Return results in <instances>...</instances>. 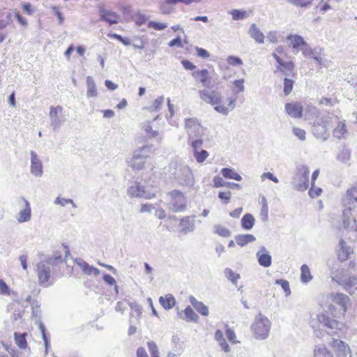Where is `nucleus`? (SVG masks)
<instances>
[{"mask_svg":"<svg viewBox=\"0 0 357 357\" xmlns=\"http://www.w3.org/2000/svg\"><path fill=\"white\" fill-rule=\"evenodd\" d=\"M328 299L332 301L333 303L339 305L340 310L336 313L344 317L347 312V304L349 302V298L342 293H331L328 296Z\"/></svg>","mask_w":357,"mask_h":357,"instance_id":"obj_14","label":"nucleus"},{"mask_svg":"<svg viewBox=\"0 0 357 357\" xmlns=\"http://www.w3.org/2000/svg\"><path fill=\"white\" fill-rule=\"evenodd\" d=\"M231 197V192L230 191L220 192L218 193V197L224 202L225 204L229 203Z\"/></svg>","mask_w":357,"mask_h":357,"instance_id":"obj_63","label":"nucleus"},{"mask_svg":"<svg viewBox=\"0 0 357 357\" xmlns=\"http://www.w3.org/2000/svg\"><path fill=\"white\" fill-rule=\"evenodd\" d=\"M31 174L36 177H41L43 174V166L42 161L39 158L37 153L31 151Z\"/></svg>","mask_w":357,"mask_h":357,"instance_id":"obj_16","label":"nucleus"},{"mask_svg":"<svg viewBox=\"0 0 357 357\" xmlns=\"http://www.w3.org/2000/svg\"><path fill=\"white\" fill-rule=\"evenodd\" d=\"M156 190L155 188H146L139 183H135L128 189V194L132 197H140L144 199H151L155 196Z\"/></svg>","mask_w":357,"mask_h":357,"instance_id":"obj_10","label":"nucleus"},{"mask_svg":"<svg viewBox=\"0 0 357 357\" xmlns=\"http://www.w3.org/2000/svg\"><path fill=\"white\" fill-rule=\"evenodd\" d=\"M235 240L238 245L244 246L248 243L254 242L256 240V238L254 235L250 234H238L236 236Z\"/></svg>","mask_w":357,"mask_h":357,"instance_id":"obj_35","label":"nucleus"},{"mask_svg":"<svg viewBox=\"0 0 357 357\" xmlns=\"http://www.w3.org/2000/svg\"><path fill=\"white\" fill-rule=\"evenodd\" d=\"M184 315L185 317L183 319L187 321H197L199 319L198 315L190 306L186 307L184 310Z\"/></svg>","mask_w":357,"mask_h":357,"instance_id":"obj_40","label":"nucleus"},{"mask_svg":"<svg viewBox=\"0 0 357 357\" xmlns=\"http://www.w3.org/2000/svg\"><path fill=\"white\" fill-rule=\"evenodd\" d=\"M171 174L179 185L192 187L195 184L194 175L187 165H178L174 167V172H171Z\"/></svg>","mask_w":357,"mask_h":357,"instance_id":"obj_5","label":"nucleus"},{"mask_svg":"<svg viewBox=\"0 0 357 357\" xmlns=\"http://www.w3.org/2000/svg\"><path fill=\"white\" fill-rule=\"evenodd\" d=\"M314 357H333V356L326 345L320 344L314 347Z\"/></svg>","mask_w":357,"mask_h":357,"instance_id":"obj_32","label":"nucleus"},{"mask_svg":"<svg viewBox=\"0 0 357 357\" xmlns=\"http://www.w3.org/2000/svg\"><path fill=\"white\" fill-rule=\"evenodd\" d=\"M189 301L191 305L195 307V309L200 313L202 316H208V309L206 305H205L202 302L197 301L194 296H190L189 297Z\"/></svg>","mask_w":357,"mask_h":357,"instance_id":"obj_30","label":"nucleus"},{"mask_svg":"<svg viewBox=\"0 0 357 357\" xmlns=\"http://www.w3.org/2000/svg\"><path fill=\"white\" fill-rule=\"evenodd\" d=\"M222 175L228 179H234L235 181H240L242 180V177L238 174L234 169L231 168L225 167L221 169Z\"/></svg>","mask_w":357,"mask_h":357,"instance_id":"obj_36","label":"nucleus"},{"mask_svg":"<svg viewBox=\"0 0 357 357\" xmlns=\"http://www.w3.org/2000/svg\"><path fill=\"white\" fill-rule=\"evenodd\" d=\"M148 27L157 31H161L167 27V23L157 22L154 21H150L147 24Z\"/></svg>","mask_w":357,"mask_h":357,"instance_id":"obj_47","label":"nucleus"},{"mask_svg":"<svg viewBox=\"0 0 357 357\" xmlns=\"http://www.w3.org/2000/svg\"><path fill=\"white\" fill-rule=\"evenodd\" d=\"M153 146L145 145L133 152L132 156L127 160L132 169L140 170L144 167L146 159L153 153Z\"/></svg>","mask_w":357,"mask_h":357,"instance_id":"obj_3","label":"nucleus"},{"mask_svg":"<svg viewBox=\"0 0 357 357\" xmlns=\"http://www.w3.org/2000/svg\"><path fill=\"white\" fill-rule=\"evenodd\" d=\"M214 232L222 237H229L231 236L230 231L220 225H215L214 226Z\"/></svg>","mask_w":357,"mask_h":357,"instance_id":"obj_42","label":"nucleus"},{"mask_svg":"<svg viewBox=\"0 0 357 357\" xmlns=\"http://www.w3.org/2000/svg\"><path fill=\"white\" fill-rule=\"evenodd\" d=\"M287 114L294 119H300L303 116V106L300 102H289L285 105Z\"/></svg>","mask_w":357,"mask_h":357,"instance_id":"obj_21","label":"nucleus"},{"mask_svg":"<svg viewBox=\"0 0 357 357\" xmlns=\"http://www.w3.org/2000/svg\"><path fill=\"white\" fill-rule=\"evenodd\" d=\"M245 80L244 79H236L233 82V85L234 88L236 89L235 93H238L243 92L245 90V86H244Z\"/></svg>","mask_w":357,"mask_h":357,"instance_id":"obj_52","label":"nucleus"},{"mask_svg":"<svg viewBox=\"0 0 357 357\" xmlns=\"http://www.w3.org/2000/svg\"><path fill=\"white\" fill-rule=\"evenodd\" d=\"M255 222L254 216L250 213H246L241 219V227L245 230H250Z\"/></svg>","mask_w":357,"mask_h":357,"instance_id":"obj_37","label":"nucleus"},{"mask_svg":"<svg viewBox=\"0 0 357 357\" xmlns=\"http://www.w3.org/2000/svg\"><path fill=\"white\" fill-rule=\"evenodd\" d=\"M99 12L101 20L107 22L110 24H117L119 22V16L115 12L106 10L103 8H100Z\"/></svg>","mask_w":357,"mask_h":357,"instance_id":"obj_24","label":"nucleus"},{"mask_svg":"<svg viewBox=\"0 0 357 357\" xmlns=\"http://www.w3.org/2000/svg\"><path fill=\"white\" fill-rule=\"evenodd\" d=\"M169 209L174 211H183L186 208V198L178 190H174L169 192Z\"/></svg>","mask_w":357,"mask_h":357,"instance_id":"obj_11","label":"nucleus"},{"mask_svg":"<svg viewBox=\"0 0 357 357\" xmlns=\"http://www.w3.org/2000/svg\"><path fill=\"white\" fill-rule=\"evenodd\" d=\"M86 96L88 98H96L98 96V91L96 84L94 79L91 76L86 77Z\"/></svg>","mask_w":357,"mask_h":357,"instance_id":"obj_31","label":"nucleus"},{"mask_svg":"<svg viewBox=\"0 0 357 357\" xmlns=\"http://www.w3.org/2000/svg\"><path fill=\"white\" fill-rule=\"evenodd\" d=\"M350 208H346L342 212L343 227L349 231H356L357 225L355 218L353 217Z\"/></svg>","mask_w":357,"mask_h":357,"instance_id":"obj_19","label":"nucleus"},{"mask_svg":"<svg viewBox=\"0 0 357 357\" xmlns=\"http://www.w3.org/2000/svg\"><path fill=\"white\" fill-rule=\"evenodd\" d=\"M178 227L180 232L185 235L194 231L195 229V216H185L181 219Z\"/></svg>","mask_w":357,"mask_h":357,"instance_id":"obj_20","label":"nucleus"},{"mask_svg":"<svg viewBox=\"0 0 357 357\" xmlns=\"http://www.w3.org/2000/svg\"><path fill=\"white\" fill-rule=\"evenodd\" d=\"M301 280L303 282L306 283L312 280V277L311 275L310 268L306 264L301 266Z\"/></svg>","mask_w":357,"mask_h":357,"instance_id":"obj_39","label":"nucleus"},{"mask_svg":"<svg viewBox=\"0 0 357 357\" xmlns=\"http://www.w3.org/2000/svg\"><path fill=\"white\" fill-rule=\"evenodd\" d=\"M271 325L268 319L259 314L256 317L251 329L257 339L264 340L268 336Z\"/></svg>","mask_w":357,"mask_h":357,"instance_id":"obj_6","label":"nucleus"},{"mask_svg":"<svg viewBox=\"0 0 357 357\" xmlns=\"http://www.w3.org/2000/svg\"><path fill=\"white\" fill-rule=\"evenodd\" d=\"M230 13L234 20H243L247 17V13L245 10L234 9L232 10Z\"/></svg>","mask_w":357,"mask_h":357,"instance_id":"obj_46","label":"nucleus"},{"mask_svg":"<svg viewBox=\"0 0 357 357\" xmlns=\"http://www.w3.org/2000/svg\"><path fill=\"white\" fill-rule=\"evenodd\" d=\"M333 123H337V126L333 132V136L339 139L344 138L347 133V126L344 121H341L338 119L337 121H333V123H331V126Z\"/></svg>","mask_w":357,"mask_h":357,"instance_id":"obj_26","label":"nucleus"},{"mask_svg":"<svg viewBox=\"0 0 357 357\" xmlns=\"http://www.w3.org/2000/svg\"><path fill=\"white\" fill-rule=\"evenodd\" d=\"M331 346L337 357H352L351 350L345 342L338 339H333Z\"/></svg>","mask_w":357,"mask_h":357,"instance_id":"obj_15","label":"nucleus"},{"mask_svg":"<svg viewBox=\"0 0 357 357\" xmlns=\"http://www.w3.org/2000/svg\"><path fill=\"white\" fill-rule=\"evenodd\" d=\"M303 54L306 56H310L314 59L319 65L322 64V51L323 49L320 47H316L312 49L307 45L305 47L302 49Z\"/></svg>","mask_w":357,"mask_h":357,"instance_id":"obj_23","label":"nucleus"},{"mask_svg":"<svg viewBox=\"0 0 357 357\" xmlns=\"http://www.w3.org/2000/svg\"><path fill=\"white\" fill-rule=\"evenodd\" d=\"M248 33L257 43L263 44L264 43V35L255 24H251Z\"/></svg>","mask_w":357,"mask_h":357,"instance_id":"obj_29","label":"nucleus"},{"mask_svg":"<svg viewBox=\"0 0 357 357\" xmlns=\"http://www.w3.org/2000/svg\"><path fill=\"white\" fill-rule=\"evenodd\" d=\"M321 192H322L321 188L314 187V184L312 183V187L310 188V189L309 190V195L312 198H314V197H319L321 195Z\"/></svg>","mask_w":357,"mask_h":357,"instance_id":"obj_62","label":"nucleus"},{"mask_svg":"<svg viewBox=\"0 0 357 357\" xmlns=\"http://www.w3.org/2000/svg\"><path fill=\"white\" fill-rule=\"evenodd\" d=\"M40 331L42 333L43 340L44 341L45 347V352L47 353L48 348L50 347V342L47 337L46 333H45V327L43 325V322H40Z\"/></svg>","mask_w":357,"mask_h":357,"instance_id":"obj_55","label":"nucleus"},{"mask_svg":"<svg viewBox=\"0 0 357 357\" xmlns=\"http://www.w3.org/2000/svg\"><path fill=\"white\" fill-rule=\"evenodd\" d=\"M333 280L342 285L349 294H353L357 289V277L348 275L344 270H341L335 275Z\"/></svg>","mask_w":357,"mask_h":357,"instance_id":"obj_8","label":"nucleus"},{"mask_svg":"<svg viewBox=\"0 0 357 357\" xmlns=\"http://www.w3.org/2000/svg\"><path fill=\"white\" fill-rule=\"evenodd\" d=\"M63 107L61 106L51 107L50 110V124L53 130H58L66 121V118L62 115Z\"/></svg>","mask_w":357,"mask_h":357,"instance_id":"obj_13","label":"nucleus"},{"mask_svg":"<svg viewBox=\"0 0 357 357\" xmlns=\"http://www.w3.org/2000/svg\"><path fill=\"white\" fill-rule=\"evenodd\" d=\"M185 128L188 135V141L190 139L202 137L204 134V128L196 118H190L185 120Z\"/></svg>","mask_w":357,"mask_h":357,"instance_id":"obj_9","label":"nucleus"},{"mask_svg":"<svg viewBox=\"0 0 357 357\" xmlns=\"http://www.w3.org/2000/svg\"><path fill=\"white\" fill-rule=\"evenodd\" d=\"M128 305L132 310L130 312L132 317L136 316L138 317L141 315L142 308H141L140 305H139L136 303H132V302H129Z\"/></svg>","mask_w":357,"mask_h":357,"instance_id":"obj_50","label":"nucleus"},{"mask_svg":"<svg viewBox=\"0 0 357 357\" xmlns=\"http://www.w3.org/2000/svg\"><path fill=\"white\" fill-rule=\"evenodd\" d=\"M256 256L260 266L264 267H269L272 263V257L269 252L264 246H261L257 251Z\"/></svg>","mask_w":357,"mask_h":357,"instance_id":"obj_22","label":"nucleus"},{"mask_svg":"<svg viewBox=\"0 0 357 357\" xmlns=\"http://www.w3.org/2000/svg\"><path fill=\"white\" fill-rule=\"evenodd\" d=\"M338 160L342 162H347L350 159V151L347 149H343L337 156Z\"/></svg>","mask_w":357,"mask_h":357,"instance_id":"obj_49","label":"nucleus"},{"mask_svg":"<svg viewBox=\"0 0 357 357\" xmlns=\"http://www.w3.org/2000/svg\"><path fill=\"white\" fill-rule=\"evenodd\" d=\"M214 187L220 188V187H226L228 182L225 181L222 177L219 176H215L213 179Z\"/></svg>","mask_w":357,"mask_h":357,"instance_id":"obj_61","label":"nucleus"},{"mask_svg":"<svg viewBox=\"0 0 357 357\" xmlns=\"http://www.w3.org/2000/svg\"><path fill=\"white\" fill-rule=\"evenodd\" d=\"M47 264H50L51 266H55L61 264L63 261L62 255L59 252H55L52 257H48L45 259Z\"/></svg>","mask_w":357,"mask_h":357,"instance_id":"obj_44","label":"nucleus"},{"mask_svg":"<svg viewBox=\"0 0 357 357\" xmlns=\"http://www.w3.org/2000/svg\"><path fill=\"white\" fill-rule=\"evenodd\" d=\"M310 170L306 165H300L297 167V173L294 177L293 185L296 190L305 191L309 185Z\"/></svg>","mask_w":357,"mask_h":357,"instance_id":"obj_7","label":"nucleus"},{"mask_svg":"<svg viewBox=\"0 0 357 357\" xmlns=\"http://www.w3.org/2000/svg\"><path fill=\"white\" fill-rule=\"evenodd\" d=\"M51 264H47L46 260L38 262L36 265V273L38 278V282L41 285L47 287L52 283L50 282L51 277Z\"/></svg>","mask_w":357,"mask_h":357,"instance_id":"obj_12","label":"nucleus"},{"mask_svg":"<svg viewBox=\"0 0 357 357\" xmlns=\"http://www.w3.org/2000/svg\"><path fill=\"white\" fill-rule=\"evenodd\" d=\"M32 316L34 318L35 323L40 327V322L41 321V311L40 310V305L37 301L31 303Z\"/></svg>","mask_w":357,"mask_h":357,"instance_id":"obj_38","label":"nucleus"},{"mask_svg":"<svg viewBox=\"0 0 357 357\" xmlns=\"http://www.w3.org/2000/svg\"><path fill=\"white\" fill-rule=\"evenodd\" d=\"M200 99L204 102L214 106V109L219 114L227 116L236 106V98L230 97L227 99V105L222 104V99L220 92L213 90L202 89L199 91Z\"/></svg>","mask_w":357,"mask_h":357,"instance_id":"obj_2","label":"nucleus"},{"mask_svg":"<svg viewBox=\"0 0 357 357\" xmlns=\"http://www.w3.org/2000/svg\"><path fill=\"white\" fill-rule=\"evenodd\" d=\"M227 63L232 66H241L243 63L242 60L237 56H229L227 57Z\"/></svg>","mask_w":357,"mask_h":357,"instance_id":"obj_64","label":"nucleus"},{"mask_svg":"<svg viewBox=\"0 0 357 357\" xmlns=\"http://www.w3.org/2000/svg\"><path fill=\"white\" fill-rule=\"evenodd\" d=\"M328 310H324L316 314V319H312L310 324L314 329V333L317 337H320L321 331L318 330L319 324L325 327L329 335H335L341 331L344 326L342 322L339 321L337 318L342 317L336 313L335 307L333 304L327 306Z\"/></svg>","mask_w":357,"mask_h":357,"instance_id":"obj_1","label":"nucleus"},{"mask_svg":"<svg viewBox=\"0 0 357 357\" xmlns=\"http://www.w3.org/2000/svg\"><path fill=\"white\" fill-rule=\"evenodd\" d=\"M188 144H190L193 149V152L195 151H198L203 144V141L199 138L190 139V142L188 140Z\"/></svg>","mask_w":357,"mask_h":357,"instance_id":"obj_51","label":"nucleus"},{"mask_svg":"<svg viewBox=\"0 0 357 357\" xmlns=\"http://www.w3.org/2000/svg\"><path fill=\"white\" fill-rule=\"evenodd\" d=\"M293 84H294V82L291 79H287V78L284 79V93L286 96L289 95L291 92L292 89H293Z\"/></svg>","mask_w":357,"mask_h":357,"instance_id":"obj_57","label":"nucleus"},{"mask_svg":"<svg viewBox=\"0 0 357 357\" xmlns=\"http://www.w3.org/2000/svg\"><path fill=\"white\" fill-rule=\"evenodd\" d=\"M27 334L26 333H20L15 332L14 333V340L16 345L21 349H26L28 347L26 341Z\"/></svg>","mask_w":357,"mask_h":357,"instance_id":"obj_34","label":"nucleus"},{"mask_svg":"<svg viewBox=\"0 0 357 357\" xmlns=\"http://www.w3.org/2000/svg\"><path fill=\"white\" fill-rule=\"evenodd\" d=\"M339 245L340 249L337 251L338 259L341 261H346L352 252V250L350 247L346 245V243L342 239L340 241Z\"/></svg>","mask_w":357,"mask_h":357,"instance_id":"obj_27","label":"nucleus"},{"mask_svg":"<svg viewBox=\"0 0 357 357\" xmlns=\"http://www.w3.org/2000/svg\"><path fill=\"white\" fill-rule=\"evenodd\" d=\"M227 330H226V336L229 342H231L233 344L238 343V342L236 340V333L231 328H229L227 325H226Z\"/></svg>","mask_w":357,"mask_h":357,"instance_id":"obj_56","label":"nucleus"},{"mask_svg":"<svg viewBox=\"0 0 357 357\" xmlns=\"http://www.w3.org/2000/svg\"><path fill=\"white\" fill-rule=\"evenodd\" d=\"M164 102V97L160 96L157 98L153 102L152 105L150 107L149 109L153 111H158Z\"/></svg>","mask_w":357,"mask_h":357,"instance_id":"obj_53","label":"nucleus"},{"mask_svg":"<svg viewBox=\"0 0 357 357\" xmlns=\"http://www.w3.org/2000/svg\"><path fill=\"white\" fill-rule=\"evenodd\" d=\"M225 275L226 278L229 280L233 284H236L240 278V275L234 272L231 268H227L225 270Z\"/></svg>","mask_w":357,"mask_h":357,"instance_id":"obj_41","label":"nucleus"},{"mask_svg":"<svg viewBox=\"0 0 357 357\" xmlns=\"http://www.w3.org/2000/svg\"><path fill=\"white\" fill-rule=\"evenodd\" d=\"M54 204L56 205H60L61 206H65L68 204H72L73 207L76 208L77 205L75 204L73 199H66L61 197H57L54 200Z\"/></svg>","mask_w":357,"mask_h":357,"instance_id":"obj_45","label":"nucleus"},{"mask_svg":"<svg viewBox=\"0 0 357 357\" xmlns=\"http://www.w3.org/2000/svg\"><path fill=\"white\" fill-rule=\"evenodd\" d=\"M10 294V289L4 280H0V295L8 296Z\"/></svg>","mask_w":357,"mask_h":357,"instance_id":"obj_60","label":"nucleus"},{"mask_svg":"<svg viewBox=\"0 0 357 357\" xmlns=\"http://www.w3.org/2000/svg\"><path fill=\"white\" fill-rule=\"evenodd\" d=\"M159 302L165 310H170L173 308L176 304L175 298L172 294H167L165 296H160Z\"/></svg>","mask_w":357,"mask_h":357,"instance_id":"obj_33","label":"nucleus"},{"mask_svg":"<svg viewBox=\"0 0 357 357\" xmlns=\"http://www.w3.org/2000/svg\"><path fill=\"white\" fill-rule=\"evenodd\" d=\"M287 40L290 41L291 45L294 49H296L297 50H301V47H305L307 45V43L304 40L303 38L298 35H292L290 34L287 36Z\"/></svg>","mask_w":357,"mask_h":357,"instance_id":"obj_28","label":"nucleus"},{"mask_svg":"<svg viewBox=\"0 0 357 357\" xmlns=\"http://www.w3.org/2000/svg\"><path fill=\"white\" fill-rule=\"evenodd\" d=\"M103 280L105 283L109 285H114L115 291L116 294L119 292L118 286L116 284L115 279L109 274H105L103 275Z\"/></svg>","mask_w":357,"mask_h":357,"instance_id":"obj_54","label":"nucleus"},{"mask_svg":"<svg viewBox=\"0 0 357 357\" xmlns=\"http://www.w3.org/2000/svg\"><path fill=\"white\" fill-rule=\"evenodd\" d=\"M147 347L151 357H160L158 346L154 342H147Z\"/></svg>","mask_w":357,"mask_h":357,"instance_id":"obj_48","label":"nucleus"},{"mask_svg":"<svg viewBox=\"0 0 357 357\" xmlns=\"http://www.w3.org/2000/svg\"><path fill=\"white\" fill-rule=\"evenodd\" d=\"M192 76L197 80H199L203 86L210 87L209 72L206 69L197 70L194 71Z\"/></svg>","mask_w":357,"mask_h":357,"instance_id":"obj_25","label":"nucleus"},{"mask_svg":"<svg viewBox=\"0 0 357 357\" xmlns=\"http://www.w3.org/2000/svg\"><path fill=\"white\" fill-rule=\"evenodd\" d=\"M19 202L24 204V208L18 213L17 215V220L19 223L29 222L31 218V208L29 202L24 197H20L18 199Z\"/></svg>","mask_w":357,"mask_h":357,"instance_id":"obj_18","label":"nucleus"},{"mask_svg":"<svg viewBox=\"0 0 357 357\" xmlns=\"http://www.w3.org/2000/svg\"><path fill=\"white\" fill-rule=\"evenodd\" d=\"M342 203L344 206H347V208L355 209L357 208V188L352 186L347 190L342 199Z\"/></svg>","mask_w":357,"mask_h":357,"instance_id":"obj_17","label":"nucleus"},{"mask_svg":"<svg viewBox=\"0 0 357 357\" xmlns=\"http://www.w3.org/2000/svg\"><path fill=\"white\" fill-rule=\"evenodd\" d=\"M294 135L297 137L300 140L305 141L306 137V132L303 129L299 128H293L292 129Z\"/></svg>","mask_w":357,"mask_h":357,"instance_id":"obj_59","label":"nucleus"},{"mask_svg":"<svg viewBox=\"0 0 357 357\" xmlns=\"http://www.w3.org/2000/svg\"><path fill=\"white\" fill-rule=\"evenodd\" d=\"M193 155L197 162L202 163L208 158V153L204 149L201 151L198 150L197 151H194Z\"/></svg>","mask_w":357,"mask_h":357,"instance_id":"obj_43","label":"nucleus"},{"mask_svg":"<svg viewBox=\"0 0 357 357\" xmlns=\"http://www.w3.org/2000/svg\"><path fill=\"white\" fill-rule=\"evenodd\" d=\"M288 1L299 7H307L312 3V0H288Z\"/></svg>","mask_w":357,"mask_h":357,"instance_id":"obj_58","label":"nucleus"},{"mask_svg":"<svg viewBox=\"0 0 357 357\" xmlns=\"http://www.w3.org/2000/svg\"><path fill=\"white\" fill-rule=\"evenodd\" d=\"M338 116L335 115H328L318 119L313 125L312 132L317 139L323 142L326 141L330 135L328 130L331 128V123L337 121Z\"/></svg>","mask_w":357,"mask_h":357,"instance_id":"obj_4","label":"nucleus"}]
</instances>
